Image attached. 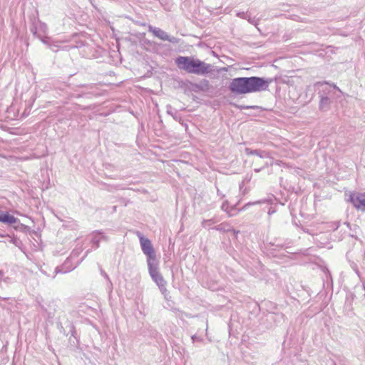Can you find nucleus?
<instances>
[{"label": "nucleus", "instance_id": "nucleus-1", "mask_svg": "<svg viewBox=\"0 0 365 365\" xmlns=\"http://www.w3.org/2000/svg\"><path fill=\"white\" fill-rule=\"evenodd\" d=\"M272 79L258 76L237 77L232 79L230 91L234 95L258 93L268 89Z\"/></svg>", "mask_w": 365, "mask_h": 365}, {"label": "nucleus", "instance_id": "nucleus-2", "mask_svg": "<svg viewBox=\"0 0 365 365\" xmlns=\"http://www.w3.org/2000/svg\"><path fill=\"white\" fill-rule=\"evenodd\" d=\"M175 64L180 70L187 73L204 76L211 72L212 66L205 62L191 56H178L175 59Z\"/></svg>", "mask_w": 365, "mask_h": 365}, {"label": "nucleus", "instance_id": "nucleus-3", "mask_svg": "<svg viewBox=\"0 0 365 365\" xmlns=\"http://www.w3.org/2000/svg\"><path fill=\"white\" fill-rule=\"evenodd\" d=\"M149 274L152 278V279L158 285L160 292L164 296L165 299L169 300L170 298L169 295V292L166 289L167 282L164 279L162 274L158 271V263L157 261L148 264Z\"/></svg>", "mask_w": 365, "mask_h": 365}, {"label": "nucleus", "instance_id": "nucleus-4", "mask_svg": "<svg viewBox=\"0 0 365 365\" xmlns=\"http://www.w3.org/2000/svg\"><path fill=\"white\" fill-rule=\"evenodd\" d=\"M137 236L139 238L141 250L144 255L147 256V263L156 261L155 252L151 241L145 237L141 232H137Z\"/></svg>", "mask_w": 365, "mask_h": 365}, {"label": "nucleus", "instance_id": "nucleus-5", "mask_svg": "<svg viewBox=\"0 0 365 365\" xmlns=\"http://www.w3.org/2000/svg\"><path fill=\"white\" fill-rule=\"evenodd\" d=\"M314 86L318 90L319 97L334 98L336 91L341 92V90L336 85H331L326 81L317 82Z\"/></svg>", "mask_w": 365, "mask_h": 365}, {"label": "nucleus", "instance_id": "nucleus-6", "mask_svg": "<svg viewBox=\"0 0 365 365\" xmlns=\"http://www.w3.org/2000/svg\"><path fill=\"white\" fill-rule=\"evenodd\" d=\"M149 31L161 40L168 41L172 43H178L179 42L178 38L169 36L167 32L160 28L150 26Z\"/></svg>", "mask_w": 365, "mask_h": 365}, {"label": "nucleus", "instance_id": "nucleus-7", "mask_svg": "<svg viewBox=\"0 0 365 365\" xmlns=\"http://www.w3.org/2000/svg\"><path fill=\"white\" fill-rule=\"evenodd\" d=\"M349 201L357 210L365 212V192L350 195Z\"/></svg>", "mask_w": 365, "mask_h": 365}, {"label": "nucleus", "instance_id": "nucleus-8", "mask_svg": "<svg viewBox=\"0 0 365 365\" xmlns=\"http://www.w3.org/2000/svg\"><path fill=\"white\" fill-rule=\"evenodd\" d=\"M89 236L91 237V242L92 243L95 250L99 247L101 242L108 241V237L101 230H95L92 232Z\"/></svg>", "mask_w": 365, "mask_h": 365}, {"label": "nucleus", "instance_id": "nucleus-9", "mask_svg": "<svg viewBox=\"0 0 365 365\" xmlns=\"http://www.w3.org/2000/svg\"><path fill=\"white\" fill-rule=\"evenodd\" d=\"M67 327L69 329L71 336L68 339L69 343L71 346H76L78 344V339L77 338V334L75 326L71 322H68Z\"/></svg>", "mask_w": 365, "mask_h": 365}, {"label": "nucleus", "instance_id": "nucleus-10", "mask_svg": "<svg viewBox=\"0 0 365 365\" xmlns=\"http://www.w3.org/2000/svg\"><path fill=\"white\" fill-rule=\"evenodd\" d=\"M319 109L322 112L329 110L334 98H329L328 97H319Z\"/></svg>", "mask_w": 365, "mask_h": 365}, {"label": "nucleus", "instance_id": "nucleus-11", "mask_svg": "<svg viewBox=\"0 0 365 365\" xmlns=\"http://www.w3.org/2000/svg\"><path fill=\"white\" fill-rule=\"evenodd\" d=\"M0 222L6 225H11L16 222L15 217L8 212L0 210Z\"/></svg>", "mask_w": 365, "mask_h": 365}, {"label": "nucleus", "instance_id": "nucleus-12", "mask_svg": "<svg viewBox=\"0 0 365 365\" xmlns=\"http://www.w3.org/2000/svg\"><path fill=\"white\" fill-rule=\"evenodd\" d=\"M245 152L247 155H257L260 158H267L269 157V153L264 150H252L250 148H246Z\"/></svg>", "mask_w": 365, "mask_h": 365}, {"label": "nucleus", "instance_id": "nucleus-13", "mask_svg": "<svg viewBox=\"0 0 365 365\" xmlns=\"http://www.w3.org/2000/svg\"><path fill=\"white\" fill-rule=\"evenodd\" d=\"M222 210L226 212L230 217L235 216L239 212V210H237L235 207V205L229 207L228 201L225 200L222 206H221Z\"/></svg>", "mask_w": 365, "mask_h": 365}, {"label": "nucleus", "instance_id": "nucleus-14", "mask_svg": "<svg viewBox=\"0 0 365 365\" xmlns=\"http://www.w3.org/2000/svg\"><path fill=\"white\" fill-rule=\"evenodd\" d=\"M0 237H4V238L6 239V241L0 240V242H9L10 243L14 244L16 247H17L18 248L21 250L22 246H23V243H22L21 240L19 238L16 237H11L9 235H0Z\"/></svg>", "mask_w": 365, "mask_h": 365}, {"label": "nucleus", "instance_id": "nucleus-15", "mask_svg": "<svg viewBox=\"0 0 365 365\" xmlns=\"http://www.w3.org/2000/svg\"><path fill=\"white\" fill-rule=\"evenodd\" d=\"M194 87L199 91H207L210 88V84L208 80L202 79L198 83H195Z\"/></svg>", "mask_w": 365, "mask_h": 365}, {"label": "nucleus", "instance_id": "nucleus-16", "mask_svg": "<svg viewBox=\"0 0 365 365\" xmlns=\"http://www.w3.org/2000/svg\"><path fill=\"white\" fill-rule=\"evenodd\" d=\"M16 222H13L11 225H12L13 228L16 231H20L22 232H26L29 230V227L22 224L19 220L15 217Z\"/></svg>", "mask_w": 365, "mask_h": 365}, {"label": "nucleus", "instance_id": "nucleus-17", "mask_svg": "<svg viewBox=\"0 0 365 365\" xmlns=\"http://www.w3.org/2000/svg\"><path fill=\"white\" fill-rule=\"evenodd\" d=\"M30 31L34 36L39 38L43 43H46V41L43 39L41 34L38 33V29L34 24H33L32 26L30 29Z\"/></svg>", "mask_w": 365, "mask_h": 365}, {"label": "nucleus", "instance_id": "nucleus-18", "mask_svg": "<svg viewBox=\"0 0 365 365\" xmlns=\"http://www.w3.org/2000/svg\"><path fill=\"white\" fill-rule=\"evenodd\" d=\"M100 272H101V274L103 277H105V279L107 280L108 287L111 290L113 289V284H112L108 275L106 273V272L102 268L100 269Z\"/></svg>", "mask_w": 365, "mask_h": 365}, {"label": "nucleus", "instance_id": "nucleus-19", "mask_svg": "<svg viewBox=\"0 0 365 365\" xmlns=\"http://www.w3.org/2000/svg\"><path fill=\"white\" fill-rule=\"evenodd\" d=\"M217 221L212 218L210 220H205L202 222V226L205 228L210 227L211 225L216 223Z\"/></svg>", "mask_w": 365, "mask_h": 365}, {"label": "nucleus", "instance_id": "nucleus-20", "mask_svg": "<svg viewBox=\"0 0 365 365\" xmlns=\"http://www.w3.org/2000/svg\"><path fill=\"white\" fill-rule=\"evenodd\" d=\"M270 245L272 247H274L276 248H273L272 250H275L277 248L278 249H283V248H287V247L285 245V244L284 243H279V242H277V240H275L274 242H271L270 243Z\"/></svg>", "mask_w": 365, "mask_h": 365}, {"label": "nucleus", "instance_id": "nucleus-21", "mask_svg": "<svg viewBox=\"0 0 365 365\" xmlns=\"http://www.w3.org/2000/svg\"><path fill=\"white\" fill-rule=\"evenodd\" d=\"M38 33H40L41 34H46L47 32V30H48V27H47V25L45 24V23H43V22H39V26L38 28Z\"/></svg>", "mask_w": 365, "mask_h": 365}, {"label": "nucleus", "instance_id": "nucleus-22", "mask_svg": "<svg viewBox=\"0 0 365 365\" xmlns=\"http://www.w3.org/2000/svg\"><path fill=\"white\" fill-rule=\"evenodd\" d=\"M339 225H340L339 222H330L328 225V228L334 231L339 227Z\"/></svg>", "mask_w": 365, "mask_h": 365}, {"label": "nucleus", "instance_id": "nucleus-23", "mask_svg": "<svg viewBox=\"0 0 365 365\" xmlns=\"http://www.w3.org/2000/svg\"><path fill=\"white\" fill-rule=\"evenodd\" d=\"M237 16L241 19H247V18L249 17V14L247 11V12L241 11V12L237 13Z\"/></svg>", "mask_w": 365, "mask_h": 365}, {"label": "nucleus", "instance_id": "nucleus-24", "mask_svg": "<svg viewBox=\"0 0 365 365\" xmlns=\"http://www.w3.org/2000/svg\"><path fill=\"white\" fill-rule=\"evenodd\" d=\"M57 327H58V329H59L60 332L62 333L63 334L66 335V336H68V333L66 332V329H64V327H63L62 324L61 323H58L57 324Z\"/></svg>", "mask_w": 365, "mask_h": 365}, {"label": "nucleus", "instance_id": "nucleus-25", "mask_svg": "<svg viewBox=\"0 0 365 365\" xmlns=\"http://www.w3.org/2000/svg\"><path fill=\"white\" fill-rule=\"evenodd\" d=\"M246 20H247L250 24H254L255 26L257 24V22L259 21L258 19H255V18H252L250 14H249V17L247 18Z\"/></svg>", "mask_w": 365, "mask_h": 365}, {"label": "nucleus", "instance_id": "nucleus-26", "mask_svg": "<svg viewBox=\"0 0 365 365\" xmlns=\"http://www.w3.org/2000/svg\"><path fill=\"white\" fill-rule=\"evenodd\" d=\"M70 270H64L63 269V267H56L55 269V272L57 273H66L69 272Z\"/></svg>", "mask_w": 365, "mask_h": 365}, {"label": "nucleus", "instance_id": "nucleus-27", "mask_svg": "<svg viewBox=\"0 0 365 365\" xmlns=\"http://www.w3.org/2000/svg\"><path fill=\"white\" fill-rule=\"evenodd\" d=\"M4 281V282H9V278L8 277H4V272L0 269V282Z\"/></svg>", "mask_w": 365, "mask_h": 365}, {"label": "nucleus", "instance_id": "nucleus-28", "mask_svg": "<svg viewBox=\"0 0 365 365\" xmlns=\"http://www.w3.org/2000/svg\"><path fill=\"white\" fill-rule=\"evenodd\" d=\"M240 109H250V108H258V106H237Z\"/></svg>", "mask_w": 365, "mask_h": 365}, {"label": "nucleus", "instance_id": "nucleus-29", "mask_svg": "<svg viewBox=\"0 0 365 365\" xmlns=\"http://www.w3.org/2000/svg\"><path fill=\"white\" fill-rule=\"evenodd\" d=\"M215 229L219 231H226L225 225L223 224L218 225L215 227Z\"/></svg>", "mask_w": 365, "mask_h": 365}, {"label": "nucleus", "instance_id": "nucleus-30", "mask_svg": "<svg viewBox=\"0 0 365 365\" xmlns=\"http://www.w3.org/2000/svg\"><path fill=\"white\" fill-rule=\"evenodd\" d=\"M191 339H192L193 343L195 341H202V338L197 336L196 335L192 336Z\"/></svg>", "mask_w": 365, "mask_h": 365}, {"label": "nucleus", "instance_id": "nucleus-31", "mask_svg": "<svg viewBox=\"0 0 365 365\" xmlns=\"http://www.w3.org/2000/svg\"><path fill=\"white\" fill-rule=\"evenodd\" d=\"M259 202H257H257H248V203H247V204H246V205H245L242 208V210H245V209H247L250 205H255V204H257V203H259Z\"/></svg>", "mask_w": 365, "mask_h": 365}, {"label": "nucleus", "instance_id": "nucleus-32", "mask_svg": "<svg viewBox=\"0 0 365 365\" xmlns=\"http://www.w3.org/2000/svg\"><path fill=\"white\" fill-rule=\"evenodd\" d=\"M217 195H219V196H220L222 197H224L225 196L224 194H222L221 192V191L219 189L217 190Z\"/></svg>", "mask_w": 365, "mask_h": 365}, {"label": "nucleus", "instance_id": "nucleus-33", "mask_svg": "<svg viewBox=\"0 0 365 365\" xmlns=\"http://www.w3.org/2000/svg\"><path fill=\"white\" fill-rule=\"evenodd\" d=\"M168 114L172 115L173 116L174 119L178 120L177 116H176V115H174L171 113V111H170L169 110H168Z\"/></svg>", "mask_w": 365, "mask_h": 365}, {"label": "nucleus", "instance_id": "nucleus-34", "mask_svg": "<svg viewBox=\"0 0 365 365\" xmlns=\"http://www.w3.org/2000/svg\"><path fill=\"white\" fill-rule=\"evenodd\" d=\"M261 170H262V168H255V171L256 173H259Z\"/></svg>", "mask_w": 365, "mask_h": 365}, {"label": "nucleus", "instance_id": "nucleus-35", "mask_svg": "<svg viewBox=\"0 0 365 365\" xmlns=\"http://www.w3.org/2000/svg\"><path fill=\"white\" fill-rule=\"evenodd\" d=\"M362 285H363L364 289L365 290V280L363 282V284Z\"/></svg>", "mask_w": 365, "mask_h": 365}, {"label": "nucleus", "instance_id": "nucleus-36", "mask_svg": "<svg viewBox=\"0 0 365 365\" xmlns=\"http://www.w3.org/2000/svg\"><path fill=\"white\" fill-rule=\"evenodd\" d=\"M344 224H345L348 227H349L350 224H349V222H345Z\"/></svg>", "mask_w": 365, "mask_h": 365}, {"label": "nucleus", "instance_id": "nucleus-37", "mask_svg": "<svg viewBox=\"0 0 365 365\" xmlns=\"http://www.w3.org/2000/svg\"><path fill=\"white\" fill-rule=\"evenodd\" d=\"M89 252H90V250H88L86 251V256L88 255V253Z\"/></svg>", "mask_w": 365, "mask_h": 365}, {"label": "nucleus", "instance_id": "nucleus-38", "mask_svg": "<svg viewBox=\"0 0 365 365\" xmlns=\"http://www.w3.org/2000/svg\"><path fill=\"white\" fill-rule=\"evenodd\" d=\"M72 254H73V255H78V252H77V253H75V252L73 251V252H72Z\"/></svg>", "mask_w": 365, "mask_h": 365}]
</instances>
